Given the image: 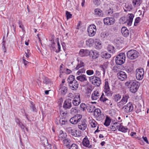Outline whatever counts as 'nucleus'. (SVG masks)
<instances>
[{
    "label": "nucleus",
    "mask_w": 149,
    "mask_h": 149,
    "mask_svg": "<svg viewBox=\"0 0 149 149\" xmlns=\"http://www.w3.org/2000/svg\"><path fill=\"white\" fill-rule=\"evenodd\" d=\"M67 81L70 89L73 91L77 90L78 88L79 84L74 76L70 75Z\"/></svg>",
    "instance_id": "nucleus-1"
},
{
    "label": "nucleus",
    "mask_w": 149,
    "mask_h": 149,
    "mask_svg": "<svg viewBox=\"0 0 149 149\" xmlns=\"http://www.w3.org/2000/svg\"><path fill=\"white\" fill-rule=\"evenodd\" d=\"M125 61V55L124 53H121L118 54L116 58V64L120 65L123 64Z\"/></svg>",
    "instance_id": "nucleus-2"
},
{
    "label": "nucleus",
    "mask_w": 149,
    "mask_h": 149,
    "mask_svg": "<svg viewBox=\"0 0 149 149\" xmlns=\"http://www.w3.org/2000/svg\"><path fill=\"white\" fill-rule=\"evenodd\" d=\"M127 55L129 59L133 60L137 58L139 56V53L136 50L132 49L127 52Z\"/></svg>",
    "instance_id": "nucleus-3"
},
{
    "label": "nucleus",
    "mask_w": 149,
    "mask_h": 149,
    "mask_svg": "<svg viewBox=\"0 0 149 149\" xmlns=\"http://www.w3.org/2000/svg\"><path fill=\"white\" fill-rule=\"evenodd\" d=\"M88 78L90 82L95 86H98L101 84L100 79L98 77L91 76L88 77Z\"/></svg>",
    "instance_id": "nucleus-4"
},
{
    "label": "nucleus",
    "mask_w": 149,
    "mask_h": 149,
    "mask_svg": "<svg viewBox=\"0 0 149 149\" xmlns=\"http://www.w3.org/2000/svg\"><path fill=\"white\" fill-rule=\"evenodd\" d=\"M122 109L125 113H129L131 112L133 110L134 107L131 103H129L126 105L123 106Z\"/></svg>",
    "instance_id": "nucleus-5"
},
{
    "label": "nucleus",
    "mask_w": 149,
    "mask_h": 149,
    "mask_svg": "<svg viewBox=\"0 0 149 149\" xmlns=\"http://www.w3.org/2000/svg\"><path fill=\"white\" fill-rule=\"evenodd\" d=\"M104 91L105 95L108 97H111L112 95L113 92L111 91L108 82L106 81L105 82L104 86Z\"/></svg>",
    "instance_id": "nucleus-6"
},
{
    "label": "nucleus",
    "mask_w": 149,
    "mask_h": 149,
    "mask_svg": "<svg viewBox=\"0 0 149 149\" xmlns=\"http://www.w3.org/2000/svg\"><path fill=\"white\" fill-rule=\"evenodd\" d=\"M87 121L85 119H81L78 123V128L81 130H85L87 128Z\"/></svg>",
    "instance_id": "nucleus-7"
},
{
    "label": "nucleus",
    "mask_w": 149,
    "mask_h": 149,
    "mask_svg": "<svg viewBox=\"0 0 149 149\" xmlns=\"http://www.w3.org/2000/svg\"><path fill=\"white\" fill-rule=\"evenodd\" d=\"M129 96L128 94H126L123 95L121 100L117 103V106L119 108H121L123 105L125 104L127 102Z\"/></svg>",
    "instance_id": "nucleus-8"
},
{
    "label": "nucleus",
    "mask_w": 149,
    "mask_h": 149,
    "mask_svg": "<svg viewBox=\"0 0 149 149\" xmlns=\"http://www.w3.org/2000/svg\"><path fill=\"white\" fill-rule=\"evenodd\" d=\"M96 31V27L94 25H90L88 29V35L90 37L94 36L95 34Z\"/></svg>",
    "instance_id": "nucleus-9"
},
{
    "label": "nucleus",
    "mask_w": 149,
    "mask_h": 149,
    "mask_svg": "<svg viewBox=\"0 0 149 149\" xmlns=\"http://www.w3.org/2000/svg\"><path fill=\"white\" fill-rule=\"evenodd\" d=\"M82 118V116L81 114H77L71 118L70 120V122L72 124H78Z\"/></svg>",
    "instance_id": "nucleus-10"
},
{
    "label": "nucleus",
    "mask_w": 149,
    "mask_h": 149,
    "mask_svg": "<svg viewBox=\"0 0 149 149\" xmlns=\"http://www.w3.org/2000/svg\"><path fill=\"white\" fill-rule=\"evenodd\" d=\"M144 71L143 68L137 69L136 70V77L138 80H141L143 78Z\"/></svg>",
    "instance_id": "nucleus-11"
},
{
    "label": "nucleus",
    "mask_w": 149,
    "mask_h": 149,
    "mask_svg": "<svg viewBox=\"0 0 149 149\" xmlns=\"http://www.w3.org/2000/svg\"><path fill=\"white\" fill-rule=\"evenodd\" d=\"M139 86V83L136 81L134 82L130 85V91L132 93H135L137 90Z\"/></svg>",
    "instance_id": "nucleus-12"
},
{
    "label": "nucleus",
    "mask_w": 149,
    "mask_h": 149,
    "mask_svg": "<svg viewBox=\"0 0 149 149\" xmlns=\"http://www.w3.org/2000/svg\"><path fill=\"white\" fill-rule=\"evenodd\" d=\"M117 124L116 125L117 129H118L119 131H121L123 132H126L128 130V129L126 127H124L118 122H116L113 123V125Z\"/></svg>",
    "instance_id": "nucleus-13"
},
{
    "label": "nucleus",
    "mask_w": 149,
    "mask_h": 149,
    "mask_svg": "<svg viewBox=\"0 0 149 149\" xmlns=\"http://www.w3.org/2000/svg\"><path fill=\"white\" fill-rule=\"evenodd\" d=\"M117 76L118 79L122 81L125 80L127 78V74L125 72L122 71L118 72Z\"/></svg>",
    "instance_id": "nucleus-14"
},
{
    "label": "nucleus",
    "mask_w": 149,
    "mask_h": 149,
    "mask_svg": "<svg viewBox=\"0 0 149 149\" xmlns=\"http://www.w3.org/2000/svg\"><path fill=\"white\" fill-rule=\"evenodd\" d=\"M89 56L93 59H95L99 56L100 54L99 52L97 51L91 50L90 51Z\"/></svg>",
    "instance_id": "nucleus-15"
},
{
    "label": "nucleus",
    "mask_w": 149,
    "mask_h": 149,
    "mask_svg": "<svg viewBox=\"0 0 149 149\" xmlns=\"http://www.w3.org/2000/svg\"><path fill=\"white\" fill-rule=\"evenodd\" d=\"M103 21L105 24L111 25L114 23L115 20L112 17H106L104 19Z\"/></svg>",
    "instance_id": "nucleus-16"
},
{
    "label": "nucleus",
    "mask_w": 149,
    "mask_h": 149,
    "mask_svg": "<svg viewBox=\"0 0 149 149\" xmlns=\"http://www.w3.org/2000/svg\"><path fill=\"white\" fill-rule=\"evenodd\" d=\"M72 103L74 106H77L80 103V99L79 95L78 94L76 95L74 100L72 101Z\"/></svg>",
    "instance_id": "nucleus-17"
},
{
    "label": "nucleus",
    "mask_w": 149,
    "mask_h": 149,
    "mask_svg": "<svg viewBox=\"0 0 149 149\" xmlns=\"http://www.w3.org/2000/svg\"><path fill=\"white\" fill-rule=\"evenodd\" d=\"M68 133L74 137H79L80 136V135H77V130L75 129H72L71 127L68 128Z\"/></svg>",
    "instance_id": "nucleus-18"
},
{
    "label": "nucleus",
    "mask_w": 149,
    "mask_h": 149,
    "mask_svg": "<svg viewBox=\"0 0 149 149\" xmlns=\"http://www.w3.org/2000/svg\"><path fill=\"white\" fill-rule=\"evenodd\" d=\"M67 121L65 119L62 118H60L59 117L56 119V123L57 125H65L67 123Z\"/></svg>",
    "instance_id": "nucleus-19"
},
{
    "label": "nucleus",
    "mask_w": 149,
    "mask_h": 149,
    "mask_svg": "<svg viewBox=\"0 0 149 149\" xmlns=\"http://www.w3.org/2000/svg\"><path fill=\"white\" fill-rule=\"evenodd\" d=\"M72 107L71 101L70 99L66 100L64 102L63 107L65 109H70Z\"/></svg>",
    "instance_id": "nucleus-20"
},
{
    "label": "nucleus",
    "mask_w": 149,
    "mask_h": 149,
    "mask_svg": "<svg viewBox=\"0 0 149 149\" xmlns=\"http://www.w3.org/2000/svg\"><path fill=\"white\" fill-rule=\"evenodd\" d=\"M100 96V94L98 91H94L91 95V99L93 100H96L99 98Z\"/></svg>",
    "instance_id": "nucleus-21"
},
{
    "label": "nucleus",
    "mask_w": 149,
    "mask_h": 149,
    "mask_svg": "<svg viewBox=\"0 0 149 149\" xmlns=\"http://www.w3.org/2000/svg\"><path fill=\"white\" fill-rule=\"evenodd\" d=\"M90 51L87 49H81L80 50L79 54L81 57L89 56Z\"/></svg>",
    "instance_id": "nucleus-22"
},
{
    "label": "nucleus",
    "mask_w": 149,
    "mask_h": 149,
    "mask_svg": "<svg viewBox=\"0 0 149 149\" xmlns=\"http://www.w3.org/2000/svg\"><path fill=\"white\" fill-rule=\"evenodd\" d=\"M67 87L64 85V84H61L60 85L59 90V91L61 93L62 95H64L67 92Z\"/></svg>",
    "instance_id": "nucleus-23"
},
{
    "label": "nucleus",
    "mask_w": 149,
    "mask_h": 149,
    "mask_svg": "<svg viewBox=\"0 0 149 149\" xmlns=\"http://www.w3.org/2000/svg\"><path fill=\"white\" fill-rule=\"evenodd\" d=\"M134 16V15L132 14H129L127 15V24L129 26L131 25Z\"/></svg>",
    "instance_id": "nucleus-24"
},
{
    "label": "nucleus",
    "mask_w": 149,
    "mask_h": 149,
    "mask_svg": "<svg viewBox=\"0 0 149 149\" xmlns=\"http://www.w3.org/2000/svg\"><path fill=\"white\" fill-rule=\"evenodd\" d=\"M77 60L78 61V63L75 68V69L78 70L80 68L84 67L85 65L84 63L82 61H79L78 59H77Z\"/></svg>",
    "instance_id": "nucleus-25"
},
{
    "label": "nucleus",
    "mask_w": 149,
    "mask_h": 149,
    "mask_svg": "<svg viewBox=\"0 0 149 149\" xmlns=\"http://www.w3.org/2000/svg\"><path fill=\"white\" fill-rule=\"evenodd\" d=\"M77 80L81 82H84L87 81V79L86 76L85 74H81L76 78Z\"/></svg>",
    "instance_id": "nucleus-26"
},
{
    "label": "nucleus",
    "mask_w": 149,
    "mask_h": 149,
    "mask_svg": "<svg viewBox=\"0 0 149 149\" xmlns=\"http://www.w3.org/2000/svg\"><path fill=\"white\" fill-rule=\"evenodd\" d=\"M82 144L84 146L88 147L89 148H91L92 147L91 145H89V141L87 138H84L83 139Z\"/></svg>",
    "instance_id": "nucleus-27"
},
{
    "label": "nucleus",
    "mask_w": 149,
    "mask_h": 149,
    "mask_svg": "<svg viewBox=\"0 0 149 149\" xmlns=\"http://www.w3.org/2000/svg\"><path fill=\"white\" fill-rule=\"evenodd\" d=\"M121 32L123 35L125 37H127L129 35V31L127 29L126 27H123L121 29Z\"/></svg>",
    "instance_id": "nucleus-28"
},
{
    "label": "nucleus",
    "mask_w": 149,
    "mask_h": 149,
    "mask_svg": "<svg viewBox=\"0 0 149 149\" xmlns=\"http://www.w3.org/2000/svg\"><path fill=\"white\" fill-rule=\"evenodd\" d=\"M94 43L95 46V48L97 49H100L102 48V44L101 42L98 39H95Z\"/></svg>",
    "instance_id": "nucleus-29"
},
{
    "label": "nucleus",
    "mask_w": 149,
    "mask_h": 149,
    "mask_svg": "<svg viewBox=\"0 0 149 149\" xmlns=\"http://www.w3.org/2000/svg\"><path fill=\"white\" fill-rule=\"evenodd\" d=\"M67 136V134L66 133H64L62 130H60L59 132V134L58 136L59 140H63L66 138Z\"/></svg>",
    "instance_id": "nucleus-30"
},
{
    "label": "nucleus",
    "mask_w": 149,
    "mask_h": 149,
    "mask_svg": "<svg viewBox=\"0 0 149 149\" xmlns=\"http://www.w3.org/2000/svg\"><path fill=\"white\" fill-rule=\"evenodd\" d=\"M94 13L95 15L98 16L102 17L103 14L102 11L99 8H96L94 10Z\"/></svg>",
    "instance_id": "nucleus-31"
},
{
    "label": "nucleus",
    "mask_w": 149,
    "mask_h": 149,
    "mask_svg": "<svg viewBox=\"0 0 149 149\" xmlns=\"http://www.w3.org/2000/svg\"><path fill=\"white\" fill-rule=\"evenodd\" d=\"M121 97V95L120 94L117 93L113 95L112 98L114 101L117 102L120 100Z\"/></svg>",
    "instance_id": "nucleus-32"
},
{
    "label": "nucleus",
    "mask_w": 149,
    "mask_h": 149,
    "mask_svg": "<svg viewBox=\"0 0 149 149\" xmlns=\"http://www.w3.org/2000/svg\"><path fill=\"white\" fill-rule=\"evenodd\" d=\"M132 4L135 7L139 6L142 2L141 0H132Z\"/></svg>",
    "instance_id": "nucleus-33"
},
{
    "label": "nucleus",
    "mask_w": 149,
    "mask_h": 149,
    "mask_svg": "<svg viewBox=\"0 0 149 149\" xmlns=\"http://www.w3.org/2000/svg\"><path fill=\"white\" fill-rule=\"evenodd\" d=\"M108 66V63L107 62L104 63L102 65H100V67L101 68V70L103 72V74H104L105 72V70L107 68Z\"/></svg>",
    "instance_id": "nucleus-34"
},
{
    "label": "nucleus",
    "mask_w": 149,
    "mask_h": 149,
    "mask_svg": "<svg viewBox=\"0 0 149 149\" xmlns=\"http://www.w3.org/2000/svg\"><path fill=\"white\" fill-rule=\"evenodd\" d=\"M100 100L101 101L105 103L108 102L109 101V100L105 97L103 93H102L100 97Z\"/></svg>",
    "instance_id": "nucleus-35"
},
{
    "label": "nucleus",
    "mask_w": 149,
    "mask_h": 149,
    "mask_svg": "<svg viewBox=\"0 0 149 149\" xmlns=\"http://www.w3.org/2000/svg\"><path fill=\"white\" fill-rule=\"evenodd\" d=\"M107 49L108 51L110 53L113 54L115 52V49L114 47L111 45H109L108 46Z\"/></svg>",
    "instance_id": "nucleus-36"
},
{
    "label": "nucleus",
    "mask_w": 149,
    "mask_h": 149,
    "mask_svg": "<svg viewBox=\"0 0 149 149\" xmlns=\"http://www.w3.org/2000/svg\"><path fill=\"white\" fill-rule=\"evenodd\" d=\"M94 42L92 39L90 38L86 41V44L87 46L91 47L93 45Z\"/></svg>",
    "instance_id": "nucleus-37"
},
{
    "label": "nucleus",
    "mask_w": 149,
    "mask_h": 149,
    "mask_svg": "<svg viewBox=\"0 0 149 149\" xmlns=\"http://www.w3.org/2000/svg\"><path fill=\"white\" fill-rule=\"evenodd\" d=\"M120 66H114L113 67L112 70L115 72H119L121 70Z\"/></svg>",
    "instance_id": "nucleus-38"
},
{
    "label": "nucleus",
    "mask_w": 149,
    "mask_h": 149,
    "mask_svg": "<svg viewBox=\"0 0 149 149\" xmlns=\"http://www.w3.org/2000/svg\"><path fill=\"white\" fill-rule=\"evenodd\" d=\"M94 112V116L96 117H99L101 115V112L99 109H95Z\"/></svg>",
    "instance_id": "nucleus-39"
},
{
    "label": "nucleus",
    "mask_w": 149,
    "mask_h": 149,
    "mask_svg": "<svg viewBox=\"0 0 149 149\" xmlns=\"http://www.w3.org/2000/svg\"><path fill=\"white\" fill-rule=\"evenodd\" d=\"M111 55L107 52L103 53L102 54L101 56L103 58L106 59H108L111 57Z\"/></svg>",
    "instance_id": "nucleus-40"
},
{
    "label": "nucleus",
    "mask_w": 149,
    "mask_h": 149,
    "mask_svg": "<svg viewBox=\"0 0 149 149\" xmlns=\"http://www.w3.org/2000/svg\"><path fill=\"white\" fill-rule=\"evenodd\" d=\"M87 109L89 112L91 113L93 111H94L95 107L93 105H91V106H88L87 107Z\"/></svg>",
    "instance_id": "nucleus-41"
},
{
    "label": "nucleus",
    "mask_w": 149,
    "mask_h": 149,
    "mask_svg": "<svg viewBox=\"0 0 149 149\" xmlns=\"http://www.w3.org/2000/svg\"><path fill=\"white\" fill-rule=\"evenodd\" d=\"M110 123L111 120L109 118L108 116H107L104 124V125L107 127L110 125Z\"/></svg>",
    "instance_id": "nucleus-42"
},
{
    "label": "nucleus",
    "mask_w": 149,
    "mask_h": 149,
    "mask_svg": "<svg viewBox=\"0 0 149 149\" xmlns=\"http://www.w3.org/2000/svg\"><path fill=\"white\" fill-rule=\"evenodd\" d=\"M120 24L126 23L127 24V19L125 17H123L120 18Z\"/></svg>",
    "instance_id": "nucleus-43"
},
{
    "label": "nucleus",
    "mask_w": 149,
    "mask_h": 149,
    "mask_svg": "<svg viewBox=\"0 0 149 149\" xmlns=\"http://www.w3.org/2000/svg\"><path fill=\"white\" fill-rule=\"evenodd\" d=\"M87 106L84 103H81L80 106V109L81 110L85 111L87 109Z\"/></svg>",
    "instance_id": "nucleus-44"
},
{
    "label": "nucleus",
    "mask_w": 149,
    "mask_h": 149,
    "mask_svg": "<svg viewBox=\"0 0 149 149\" xmlns=\"http://www.w3.org/2000/svg\"><path fill=\"white\" fill-rule=\"evenodd\" d=\"M30 103L31 105L30 106V107L32 109L33 111L35 112H36L37 109L35 107L34 104H33V102H31Z\"/></svg>",
    "instance_id": "nucleus-45"
},
{
    "label": "nucleus",
    "mask_w": 149,
    "mask_h": 149,
    "mask_svg": "<svg viewBox=\"0 0 149 149\" xmlns=\"http://www.w3.org/2000/svg\"><path fill=\"white\" fill-rule=\"evenodd\" d=\"M97 122L94 120H93L90 122V124L92 127L93 128L95 127L97 125Z\"/></svg>",
    "instance_id": "nucleus-46"
},
{
    "label": "nucleus",
    "mask_w": 149,
    "mask_h": 149,
    "mask_svg": "<svg viewBox=\"0 0 149 149\" xmlns=\"http://www.w3.org/2000/svg\"><path fill=\"white\" fill-rule=\"evenodd\" d=\"M85 69L84 68H83L79 70L77 73V75H79L81 73H85Z\"/></svg>",
    "instance_id": "nucleus-47"
},
{
    "label": "nucleus",
    "mask_w": 149,
    "mask_h": 149,
    "mask_svg": "<svg viewBox=\"0 0 149 149\" xmlns=\"http://www.w3.org/2000/svg\"><path fill=\"white\" fill-rule=\"evenodd\" d=\"M44 84H49L51 83L50 80L47 77H45L44 78L43 81Z\"/></svg>",
    "instance_id": "nucleus-48"
},
{
    "label": "nucleus",
    "mask_w": 149,
    "mask_h": 149,
    "mask_svg": "<svg viewBox=\"0 0 149 149\" xmlns=\"http://www.w3.org/2000/svg\"><path fill=\"white\" fill-rule=\"evenodd\" d=\"M109 35V33L108 32L106 31L102 32L101 34V36L103 38L107 37Z\"/></svg>",
    "instance_id": "nucleus-49"
},
{
    "label": "nucleus",
    "mask_w": 149,
    "mask_h": 149,
    "mask_svg": "<svg viewBox=\"0 0 149 149\" xmlns=\"http://www.w3.org/2000/svg\"><path fill=\"white\" fill-rule=\"evenodd\" d=\"M60 113L62 116L63 118H62L65 119V118L66 117V115L67 114V111L63 112V111L61 110L60 111Z\"/></svg>",
    "instance_id": "nucleus-50"
},
{
    "label": "nucleus",
    "mask_w": 149,
    "mask_h": 149,
    "mask_svg": "<svg viewBox=\"0 0 149 149\" xmlns=\"http://www.w3.org/2000/svg\"><path fill=\"white\" fill-rule=\"evenodd\" d=\"M105 12L107 15H111L113 13V9L109 8V9L106 10Z\"/></svg>",
    "instance_id": "nucleus-51"
},
{
    "label": "nucleus",
    "mask_w": 149,
    "mask_h": 149,
    "mask_svg": "<svg viewBox=\"0 0 149 149\" xmlns=\"http://www.w3.org/2000/svg\"><path fill=\"white\" fill-rule=\"evenodd\" d=\"M70 113L72 114H74L77 111V107H73L72 108L70 111Z\"/></svg>",
    "instance_id": "nucleus-52"
},
{
    "label": "nucleus",
    "mask_w": 149,
    "mask_h": 149,
    "mask_svg": "<svg viewBox=\"0 0 149 149\" xmlns=\"http://www.w3.org/2000/svg\"><path fill=\"white\" fill-rule=\"evenodd\" d=\"M141 19L140 17H137L136 18L134 23V25L135 26H137L138 24L140 21Z\"/></svg>",
    "instance_id": "nucleus-53"
},
{
    "label": "nucleus",
    "mask_w": 149,
    "mask_h": 149,
    "mask_svg": "<svg viewBox=\"0 0 149 149\" xmlns=\"http://www.w3.org/2000/svg\"><path fill=\"white\" fill-rule=\"evenodd\" d=\"M86 73L88 75H91L93 74L94 73V71L92 70H88L86 71Z\"/></svg>",
    "instance_id": "nucleus-54"
},
{
    "label": "nucleus",
    "mask_w": 149,
    "mask_h": 149,
    "mask_svg": "<svg viewBox=\"0 0 149 149\" xmlns=\"http://www.w3.org/2000/svg\"><path fill=\"white\" fill-rule=\"evenodd\" d=\"M66 15L67 19L71 18L72 17V14L68 11H66Z\"/></svg>",
    "instance_id": "nucleus-55"
},
{
    "label": "nucleus",
    "mask_w": 149,
    "mask_h": 149,
    "mask_svg": "<svg viewBox=\"0 0 149 149\" xmlns=\"http://www.w3.org/2000/svg\"><path fill=\"white\" fill-rule=\"evenodd\" d=\"M100 0H93V3L94 4L97 6L100 5Z\"/></svg>",
    "instance_id": "nucleus-56"
},
{
    "label": "nucleus",
    "mask_w": 149,
    "mask_h": 149,
    "mask_svg": "<svg viewBox=\"0 0 149 149\" xmlns=\"http://www.w3.org/2000/svg\"><path fill=\"white\" fill-rule=\"evenodd\" d=\"M70 149H77V146L74 143H73L72 144L70 148H69Z\"/></svg>",
    "instance_id": "nucleus-57"
},
{
    "label": "nucleus",
    "mask_w": 149,
    "mask_h": 149,
    "mask_svg": "<svg viewBox=\"0 0 149 149\" xmlns=\"http://www.w3.org/2000/svg\"><path fill=\"white\" fill-rule=\"evenodd\" d=\"M70 140L68 139H63V142L64 144H66V146H68V144L67 145V143H69L70 142Z\"/></svg>",
    "instance_id": "nucleus-58"
},
{
    "label": "nucleus",
    "mask_w": 149,
    "mask_h": 149,
    "mask_svg": "<svg viewBox=\"0 0 149 149\" xmlns=\"http://www.w3.org/2000/svg\"><path fill=\"white\" fill-rule=\"evenodd\" d=\"M25 54H26V57L27 58H28L30 54V50L27 49V52H25Z\"/></svg>",
    "instance_id": "nucleus-59"
},
{
    "label": "nucleus",
    "mask_w": 149,
    "mask_h": 149,
    "mask_svg": "<svg viewBox=\"0 0 149 149\" xmlns=\"http://www.w3.org/2000/svg\"><path fill=\"white\" fill-rule=\"evenodd\" d=\"M100 74V73L99 71L96 70L95 72V75L93 76H95V77H98Z\"/></svg>",
    "instance_id": "nucleus-60"
},
{
    "label": "nucleus",
    "mask_w": 149,
    "mask_h": 149,
    "mask_svg": "<svg viewBox=\"0 0 149 149\" xmlns=\"http://www.w3.org/2000/svg\"><path fill=\"white\" fill-rule=\"evenodd\" d=\"M56 39L57 41L58 47V49L59 52L60 51L61 46L58 41L59 39L58 38H57Z\"/></svg>",
    "instance_id": "nucleus-61"
},
{
    "label": "nucleus",
    "mask_w": 149,
    "mask_h": 149,
    "mask_svg": "<svg viewBox=\"0 0 149 149\" xmlns=\"http://www.w3.org/2000/svg\"><path fill=\"white\" fill-rule=\"evenodd\" d=\"M4 38H5V36H3V42H2V47H3L4 48H5V45H4V44H5V41L4 40Z\"/></svg>",
    "instance_id": "nucleus-62"
},
{
    "label": "nucleus",
    "mask_w": 149,
    "mask_h": 149,
    "mask_svg": "<svg viewBox=\"0 0 149 149\" xmlns=\"http://www.w3.org/2000/svg\"><path fill=\"white\" fill-rule=\"evenodd\" d=\"M143 140H144V141L146 142V143H148V144L149 143V142H148V140L147 139V138L146 137H143Z\"/></svg>",
    "instance_id": "nucleus-63"
},
{
    "label": "nucleus",
    "mask_w": 149,
    "mask_h": 149,
    "mask_svg": "<svg viewBox=\"0 0 149 149\" xmlns=\"http://www.w3.org/2000/svg\"><path fill=\"white\" fill-rule=\"evenodd\" d=\"M19 126H20L21 128L22 129H24V128L25 127L22 124V123H19Z\"/></svg>",
    "instance_id": "nucleus-64"
}]
</instances>
